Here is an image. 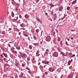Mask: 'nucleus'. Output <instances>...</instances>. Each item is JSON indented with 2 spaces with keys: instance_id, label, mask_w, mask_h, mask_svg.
<instances>
[{
  "instance_id": "1",
  "label": "nucleus",
  "mask_w": 78,
  "mask_h": 78,
  "mask_svg": "<svg viewBox=\"0 0 78 78\" xmlns=\"http://www.w3.org/2000/svg\"><path fill=\"white\" fill-rule=\"evenodd\" d=\"M53 56H54V57H56V58H57L58 56V53L57 52H54L53 53Z\"/></svg>"
},
{
  "instance_id": "2",
  "label": "nucleus",
  "mask_w": 78,
  "mask_h": 78,
  "mask_svg": "<svg viewBox=\"0 0 78 78\" xmlns=\"http://www.w3.org/2000/svg\"><path fill=\"white\" fill-rule=\"evenodd\" d=\"M20 53V55L22 58H25V57L27 56V55L25 53L22 54L21 53Z\"/></svg>"
},
{
  "instance_id": "3",
  "label": "nucleus",
  "mask_w": 78,
  "mask_h": 78,
  "mask_svg": "<svg viewBox=\"0 0 78 78\" xmlns=\"http://www.w3.org/2000/svg\"><path fill=\"white\" fill-rule=\"evenodd\" d=\"M46 41L48 42L50 41V38L49 36H48L46 37Z\"/></svg>"
},
{
  "instance_id": "4",
  "label": "nucleus",
  "mask_w": 78,
  "mask_h": 78,
  "mask_svg": "<svg viewBox=\"0 0 78 78\" xmlns=\"http://www.w3.org/2000/svg\"><path fill=\"white\" fill-rule=\"evenodd\" d=\"M23 74L22 73H21V75L19 76V77H20V78H23Z\"/></svg>"
},
{
  "instance_id": "5",
  "label": "nucleus",
  "mask_w": 78,
  "mask_h": 78,
  "mask_svg": "<svg viewBox=\"0 0 78 78\" xmlns=\"http://www.w3.org/2000/svg\"><path fill=\"white\" fill-rule=\"evenodd\" d=\"M15 50V48H14L12 47L11 48H10V50L12 52L13 51H14V50Z\"/></svg>"
},
{
  "instance_id": "6",
  "label": "nucleus",
  "mask_w": 78,
  "mask_h": 78,
  "mask_svg": "<svg viewBox=\"0 0 78 78\" xmlns=\"http://www.w3.org/2000/svg\"><path fill=\"white\" fill-rule=\"evenodd\" d=\"M6 66H9V65L8 64H5L4 65V68H5V69H6Z\"/></svg>"
},
{
  "instance_id": "7",
  "label": "nucleus",
  "mask_w": 78,
  "mask_h": 78,
  "mask_svg": "<svg viewBox=\"0 0 78 78\" xmlns=\"http://www.w3.org/2000/svg\"><path fill=\"white\" fill-rule=\"evenodd\" d=\"M62 9H63V7L62 6H61L59 9V11H61L62 10Z\"/></svg>"
},
{
  "instance_id": "8",
  "label": "nucleus",
  "mask_w": 78,
  "mask_h": 78,
  "mask_svg": "<svg viewBox=\"0 0 78 78\" xmlns=\"http://www.w3.org/2000/svg\"><path fill=\"white\" fill-rule=\"evenodd\" d=\"M76 2H77L76 0H75L73 1L72 3V4H73V5H74V4H75V3H76Z\"/></svg>"
},
{
  "instance_id": "9",
  "label": "nucleus",
  "mask_w": 78,
  "mask_h": 78,
  "mask_svg": "<svg viewBox=\"0 0 78 78\" xmlns=\"http://www.w3.org/2000/svg\"><path fill=\"white\" fill-rule=\"evenodd\" d=\"M25 18H26V19H28L29 18V16H28V14H27L25 16Z\"/></svg>"
},
{
  "instance_id": "10",
  "label": "nucleus",
  "mask_w": 78,
  "mask_h": 78,
  "mask_svg": "<svg viewBox=\"0 0 78 78\" xmlns=\"http://www.w3.org/2000/svg\"><path fill=\"white\" fill-rule=\"evenodd\" d=\"M11 14H12V17H14V13L12 12L11 13Z\"/></svg>"
},
{
  "instance_id": "11",
  "label": "nucleus",
  "mask_w": 78,
  "mask_h": 78,
  "mask_svg": "<svg viewBox=\"0 0 78 78\" xmlns=\"http://www.w3.org/2000/svg\"><path fill=\"white\" fill-rule=\"evenodd\" d=\"M12 52L13 53H17V51H13Z\"/></svg>"
},
{
  "instance_id": "12",
  "label": "nucleus",
  "mask_w": 78,
  "mask_h": 78,
  "mask_svg": "<svg viewBox=\"0 0 78 78\" xmlns=\"http://www.w3.org/2000/svg\"><path fill=\"white\" fill-rule=\"evenodd\" d=\"M73 77V75H71L69 76L68 77V78H71Z\"/></svg>"
},
{
  "instance_id": "13",
  "label": "nucleus",
  "mask_w": 78,
  "mask_h": 78,
  "mask_svg": "<svg viewBox=\"0 0 78 78\" xmlns=\"http://www.w3.org/2000/svg\"><path fill=\"white\" fill-rule=\"evenodd\" d=\"M12 3L13 5H15L16 4V3L15 2H12Z\"/></svg>"
},
{
  "instance_id": "14",
  "label": "nucleus",
  "mask_w": 78,
  "mask_h": 78,
  "mask_svg": "<svg viewBox=\"0 0 78 78\" xmlns=\"http://www.w3.org/2000/svg\"><path fill=\"white\" fill-rule=\"evenodd\" d=\"M3 54L4 55V56H5V58H7V55H6V54L4 53Z\"/></svg>"
},
{
  "instance_id": "15",
  "label": "nucleus",
  "mask_w": 78,
  "mask_h": 78,
  "mask_svg": "<svg viewBox=\"0 0 78 78\" xmlns=\"http://www.w3.org/2000/svg\"><path fill=\"white\" fill-rule=\"evenodd\" d=\"M49 64V62L48 61H46V63H45V64Z\"/></svg>"
},
{
  "instance_id": "16",
  "label": "nucleus",
  "mask_w": 78,
  "mask_h": 78,
  "mask_svg": "<svg viewBox=\"0 0 78 78\" xmlns=\"http://www.w3.org/2000/svg\"><path fill=\"white\" fill-rule=\"evenodd\" d=\"M71 61H69L68 63V65H70V64H71Z\"/></svg>"
},
{
  "instance_id": "17",
  "label": "nucleus",
  "mask_w": 78,
  "mask_h": 78,
  "mask_svg": "<svg viewBox=\"0 0 78 78\" xmlns=\"http://www.w3.org/2000/svg\"><path fill=\"white\" fill-rule=\"evenodd\" d=\"M46 62V61L44 60V61H43L42 63L43 64H45Z\"/></svg>"
},
{
  "instance_id": "18",
  "label": "nucleus",
  "mask_w": 78,
  "mask_h": 78,
  "mask_svg": "<svg viewBox=\"0 0 78 78\" xmlns=\"http://www.w3.org/2000/svg\"><path fill=\"white\" fill-rule=\"evenodd\" d=\"M51 69H52V68L51 67H50L49 69H48V70L50 71H51Z\"/></svg>"
},
{
  "instance_id": "19",
  "label": "nucleus",
  "mask_w": 78,
  "mask_h": 78,
  "mask_svg": "<svg viewBox=\"0 0 78 78\" xmlns=\"http://www.w3.org/2000/svg\"><path fill=\"white\" fill-rule=\"evenodd\" d=\"M29 48H30V49H32V46H31V45H29Z\"/></svg>"
},
{
  "instance_id": "20",
  "label": "nucleus",
  "mask_w": 78,
  "mask_h": 78,
  "mask_svg": "<svg viewBox=\"0 0 78 78\" xmlns=\"http://www.w3.org/2000/svg\"><path fill=\"white\" fill-rule=\"evenodd\" d=\"M60 44V45H61V46H62V41H61Z\"/></svg>"
},
{
  "instance_id": "21",
  "label": "nucleus",
  "mask_w": 78,
  "mask_h": 78,
  "mask_svg": "<svg viewBox=\"0 0 78 78\" xmlns=\"http://www.w3.org/2000/svg\"><path fill=\"white\" fill-rule=\"evenodd\" d=\"M16 49H17V50H20V46H19L18 47H16Z\"/></svg>"
},
{
  "instance_id": "22",
  "label": "nucleus",
  "mask_w": 78,
  "mask_h": 78,
  "mask_svg": "<svg viewBox=\"0 0 78 78\" xmlns=\"http://www.w3.org/2000/svg\"><path fill=\"white\" fill-rule=\"evenodd\" d=\"M61 53L62 55H63L64 56V53L62 51L61 52Z\"/></svg>"
},
{
  "instance_id": "23",
  "label": "nucleus",
  "mask_w": 78,
  "mask_h": 78,
  "mask_svg": "<svg viewBox=\"0 0 78 78\" xmlns=\"http://www.w3.org/2000/svg\"><path fill=\"white\" fill-rule=\"evenodd\" d=\"M2 34H5V32L3 31L2 32Z\"/></svg>"
},
{
  "instance_id": "24",
  "label": "nucleus",
  "mask_w": 78,
  "mask_h": 78,
  "mask_svg": "<svg viewBox=\"0 0 78 78\" xmlns=\"http://www.w3.org/2000/svg\"><path fill=\"white\" fill-rule=\"evenodd\" d=\"M58 41L59 42V41H60V38H59V37H58Z\"/></svg>"
},
{
  "instance_id": "25",
  "label": "nucleus",
  "mask_w": 78,
  "mask_h": 78,
  "mask_svg": "<svg viewBox=\"0 0 78 78\" xmlns=\"http://www.w3.org/2000/svg\"><path fill=\"white\" fill-rule=\"evenodd\" d=\"M67 10H69V9H70V7H68L67 8Z\"/></svg>"
},
{
  "instance_id": "26",
  "label": "nucleus",
  "mask_w": 78,
  "mask_h": 78,
  "mask_svg": "<svg viewBox=\"0 0 78 78\" xmlns=\"http://www.w3.org/2000/svg\"><path fill=\"white\" fill-rule=\"evenodd\" d=\"M20 5H19V4L18 3H17L16 4V6H19Z\"/></svg>"
},
{
  "instance_id": "27",
  "label": "nucleus",
  "mask_w": 78,
  "mask_h": 78,
  "mask_svg": "<svg viewBox=\"0 0 78 78\" xmlns=\"http://www.w3.org/2000/svg\"><path fill=\"white\" fill-rule=\"evenodd\" d=\"M36 31L37 33H39V30L37 29L36 30Z\"/></svg>"
},
{
  "instance_id": "28",
  "label": "nucleus",
  "mask_w": 78,
  "mask_h": 78,
  "mask_svg": "<svg viewBox=\"0 0 78 78\" xmlns=\"http://www.w3.org/2000/svg\"><path fill=\"white\" fill-rule=\"evenodd\" d=\"M50 6H52V7H54V5H53L52 4H50Z\"/></svg>"
},
{
  "instance_id": "29",
  "label": "nucleus",
  "mask_w": 78,
  "mask_h": 78,
  "mask_svg": "<svg viewBox=\"0 0 78 78\" xmlns=\"http://www.w3.org/2000/svg\"><path fill=\"white\" fill-rule=\"evenodd\" d=\"M75 55L74 54V55H72L71 56V57H72V58H73V57H75Z\"/></svg>"
},
{
  "instance_id": "30",
  "label": "nucleus",
  "mask_w": 78,
  "mask_h": 78,
  "mask_svg": "<svg viewBox=\"0 0 78 78\" xmlns=\"http://www.w3.org/2000/svg\"><path fill=\"white\" fill-rule=\"evenodd\" d=\"M55 69H53L52 70V71H51V72H53V71H55Z\"/></svg>"
},
{
  "instance_id": "31",
  "label": "nucleus",
  "mask_w": 78,
  "mask_h": 78,
  "mask_svg": "<svg viewBox=\"0 0 78 78\" xmlns=\"http://www.w3.org/2000/svg\"><path fill=\"white\" fill-rule=\"evenodd\" d=\"M37 21H38L39 22V21H40V19H39L37 18Z\"/></svg>"
},
{
  "instance_id": "32",
  "label": "nucleus",
  "mask_w": 78,
  "mask_h": 78,
  "mask_svg": "<svg viewBox=\"0 0 78 78\" xmlns=\"http://www.w3.org/2000/svg\"><path fill=\"white\" fill-rule=\"evenodd\" d=\"M26 69H27V70H30V69L28 67L26 68Z\"/></svg>"
},
{
  "instance_id": "33",
  "label": "nucleus",
  "mask_w": 78,
  "mask_h": 78,
  "mask_svg": "<svg viewBox=\"0 0 78 78\" xmlns=\"http://www.w3.org/2000/svg\"><path fill=\"white\" fill-rule=\"evenodd\" d=\"M20 27H23V23H22V24H21L20 25Z\"/></svg>"
},
{
  "instance_id": "34",
  "label": "nucleus",
  "mask_w": 78,
  "mask_h": 78,
  "mask_svg": "<svg viewBox=\"0 0 78 78\" xmlns=\"http://www.w3.org/2000/svg\"><path fill=\"white\" fill-rule=\"evenodd\" d=\"M66 45H68V43H67V42L66 41Z\"/></svg>"
},
{
  "instance_id": "35",
  "label": "nucleus",
  "mask_w": 78,
  "mask_h": 78,
  "mask_svg": "<svg viewBox=\"0 0 78 78\" xmlns=\"http://www.w3.org/2000/svg\"><path fill=\"white\" fill-rule=\"evenodd\" d=\"M33 44L34 45H35V46L37 45V43H33Z\"/></svg>"
},
{
  "instance_id": "36",
  "label": "nucleus",
  "mask_w": 78,
  "mask_h": 78,
  "mask_svg": "<svg viewBox=\"0 0 78 78\" xmlns=\"http://www.w3.org/2000/svg\"><path fill=\"white\" fill-rule=\"evenodd\" d=\"M9 66H8V67H7L6 68L7 70H8V69H9Z\"/></svg>"
},
{
  "instance_id": "37",
  "label": "nucleus",
  "mask_w": 78,
  "mask_h": 78,
  "mask_svg": "<svg viewBox=\"0 0 78 78\" xmlns=\"http://www.w3.org/2000/svg\"><path fill=\"white\" fill-rule=\"evenodd\" d=\"M22 66L23 67H24L25 66V65H24V64H22Z\"/></svg>"
},
{
  "instance_id": "38",
  "label": "nucleus",
  "mask_w": 78,
  "mask_h": 78,
  "mask_svg": "<svg viewBox=\"0 0 78 78\" xmlns=\"http://www.w3.org/2000/svg\"><path fill=\"white\" fill-rule=\"evenodd\" d=\"M22 30H25V29L24 28H21Z\"/></svg>"
},
{
  "instance_id": "39",
  "label": "nucleus",
  "mask_w": 78,
  "mask_h": 78,
  "mask_svg": "<svg viewBox=\"0 0 78 78\" xmlns=\"http://www.w3.org/2000/svg\"><path fill=\"white\" fill-rule=\"evenodd\" d=\"M28 72L29 73H31V71H30V70H29Z\"/></svg>"
},
{
  "instance_id": "40",
  "label": "nucleus",
  "mask_w": 78,
  "mask_h": 78,
  "mask_svg": "<svg viewBox=\"0 0 78 78\" xmlns=\"http://www.w3.org/2000/svg\"><path fill=\"white\" fill-rule=\"evenodd\" d=\"M19 17H20V18H22V16L20 15H19Z\"/></svg>"
},
{
  "instance_id": "41",
  "label": "nucleus",
  "mask_w": 78,
  "mask_h": 78,
  "mask_svg": "<svg viewBox=\"0 0 78 78\" xmlns=\"http://www.w3.org/2000/svg\"><path fill=\"white\" fill-rule=\"evenodd\" d=\"M66 17V15H65L64 16V18H63L62 19H64Z\"/></svg>"
},
{
  "instance_id": "42",
  "label": "nucleus",
  "mask_w": 78,
  "mask_h": 78,
  "mask_svg": "<svg viewBox=\"0 0 78 78\" xmlns=\"http://www.w3.org/2000/svg\"><path fill=\"white\" fill-rule=\"evenodd\" d=\"M9 31H11V30H12V29L10 28H9Z\"/></svg>"
},
{
  "instance_id": "43",
  "label": "nucleus",
  "mask_w": 78,
  "mask_h": 78,
  "mask_svg": "<svg viewBox=\"0 0 78 78\" xmlns=\"http://www.w3.org/2000/svg\"><path fill=\"white\" fill-rule=\"evenodd\" d=\"M39 1V0H37L36 1V3H37Z\"/></svg>"
},
{
  "instance_id": "44",
  "label": "nucleus",
  "mask_w": 78,
  "mask_h": 78,
  "mask_svg": "<svg viewBox=\"0 0 78 78\" xmlns=\"http://www.w3.org/2000/svg\"><path fill=\"white\" fill-rule=\"evenodd\" d=\"M16 10L17 11V10H18V8L17 7H16Z\"/></svg>"
},
{
  "instance_id": "45",
  "label": "nucleus",
  "mask_w": 78,
  "mask_h": 78,
  "mask_svg": "<svg viewBox=\"0 0 78 78\" xmlns=\"http://www.w3.org/2000/svg\"><path fill=\"white\" fill-rule=\"evenodd\" d=\"M34 38L35 39H36V37H34Z\"/></svg>"
},
{
  "instance_id": "46",
  "label": "nucleus",
  "mask_w": 78,
  "mask_h": 78,
  "mask_svg": "<svg viewBox=\"0 0 78 78\" xmlns=\"http://www.w3.org/2000/svg\"><path fill=\"white\" fill-rule=\"evenodd\" d=\"M19 35H20L21 34V32H19Z\"/></svg>"
},
{
  "instance_id": "47",
  "label": "nucleus",
  "mask_w": 78,
  "mask_h": 78,
  "mask_svg": "<svg viewBox=\"0 0 78 78\" xmlns=\"http://www.w3.org/2000/svg\"><path fill=\"white\" fill-rule=\"evenodd\" d=\"M8 45L9 47H11V45L9 44Z\"/></svg>"
},
{
  "instance_id": "48",
  "label": "nucleus",
  "mask_w": 78,
  "mask_h": 78,
  "mask_svg": "<svg viewBox=\"0 0 78 78\" xmlns=\"http://www.w3.org/2000/svg\"><path fill=\"white\" fill-rule=\"evenodd\" d=\"M18 77V76H17V74H16L15 77Z\"/></svg>"
},
{
  "instance_id": "49",
  "label": "nucleus",
  "mask_w": 78,
  "mask_h": 78,
  "mask_svg": "<svg viewBox=\"0 0 78 78\" xmlns=\"http://www.w3.org/2000/svg\"><path fill=\"white\" fill-rule=\"evenodd\" d=\"M45 53L46 55H48V53L47 52H45Z\"/></svg>"
},
{
  "instance_id": "50",
  "label": "nucleus",
  "mask_w": 78,
  "mask_h": 78,
  "mask_svg": "<svg viewBox=\"0 0 78 78\" xmlns=\"http://www.w3.org/2000/svg\"><path fill=\"white\" fill-rule=\"evenodd\" d=\"M57 49L60 52V49H59L58 48Z\"/></svg>"
},
{
  "instance_id": "51",
  "label": "nucleus",
  "mask_w": 78,
  "mask_h": 78,
  "mask_svg": "<svg viewBox=\"0 0 78 78\" xmlns=\"http://www.w3.org/2000/svg\"><path fill=\"white\" fill-rule=\"evenodd\" d=\"M71 39H72V40H73V37H71Z\"/></svg>"
},
{
  "instance_id": "52",
  "label": "nucleus",
  "mask_w": 78,
  "mask_h": 78,
  "mask_svg": "<svg viewBox=\"0 0 78 78\" xmlns=\"http://www.w3.org/2000/svg\"><path fill=\"white\" fill-rule=\"evenodd\" d=\"M45 14H46V16H47V15H48V14L47 13H45Z\"/></svg>"
},
{
  "instance_id": "53",
  "label": "nucleus",
  "mask_w": 78,
  "mask_h": 78,
  "mask_svg": "<svg viewBox=\"0 0 78 78\" xmlns=\"http://www.w3.org/2000/svg\"><path fill=\"white\" fill-rule=\"evenodd\" d=\"M53 34V35H54V34H55V32H54Z\"/></svg>"
},
{
  "instance_id": "54",
  "label": "nucleus",
  "mask_w": 78,
  "mask_h": 78,
  "mask_svg": "<svg viewBox=\"0 0 78 78\" xmlns=\"http://www.w3.org/2000/svg\"><path fill=\"white\" fill-rule=\"evenodd\" d=\"M46 51H49V50H48V49H47V50H46Z\"/></svg>"
},
{
  "instance_id": "55",
  "label": "nucleus",
  "mask_w": 78,
  "mask_h": 78,
  "mask_svg": "<svg viewBox=\"0 0 78 78\" xmlns=\"http://www.w3.org/2000/svg\"><path fill=\"white\" fill-rule=\"evenodd\" d=\"M78 7H76V8H75V9H78Z\"/></svg>"
},
{
  "instance_id": "56",
  "label": "nucleus",
  "mask_w": 78,
  "mask_h": 78,
  "mask_svg": "<svg viewBox=\"0 0 78 78\" xmlns=\"http://www.w3.org/2000/svg\"><path fill=\"white\" fill-rule=\"evenodd\" d=\"M1 56L2 57V58H3V55H1Z\"/></svg>"
},
{
  "instance_id": "57",
  "label": "nucleus",
  "mask_w": 78,
  "mask_h": 78,
  "mask_svg": "<svg viewBox=\"0 0 78 78\" xmlns=\"http://www.w3.org/2000/svg\"><path fill=\"white\" fill-rule=\"evenodd\" d=\"M24 36H26V37H28V35H24Z\"/></svg>"
},
{
  "instance_id": "58",
  "label": "nucleus",
  "mask_w": 78,
  "mask_h": 78,
  "mask_svg": "<svg viewBox=\"0 0 78 78\" xmlns=\"http://www.w3.org/2000/svg\"><path fill=\"white\" fill-rule=\"evenodd\" d=\"M16 19H17V20H18V16H17Z\"/></svg>"
},
{
  "instance_id": "59",
  "label": "nucleus",
  "mask_w": 78,
  "mask_h": 78,
  "mask_svg": "<svg viewBox=\"0 0 78 78\" xmlns=\"http://www.w3.org/2000/svg\"><path fill=\"white\" fill-rule=\"evenodd\" d=\"M73 61V60L72 59L71 60V62H72Z\"/></svg>"
},
{
  "instance_id": "60",
  "label": "nucleus",
  "mask_w": 78,
  "mask_h": 78,
  "mask_svg": "<svg viewBox=\"0 0 78 78\" xmlns=\"http://www.w3.org/2000/svg\"><path fill=\"white\" fill-rule=\"evenodd\" d=\"M51 14H53V12H51Z\"/></svg>"
},
{
  "instance_id": "61",
  "label": "nucleus",
  "mask_w": 78,
  "mask_h": 78,
  "mask_svg": "<svg viewBox=\"0 0 78 78\" xmlns=\"http://www.w3.org/2000/svg\"><path fill=\"white\" fill-rule=\"evenodd\" d=\"M37 78H40V77H39V76H38Z\"/></svg>"
},
{
  "instance_id": "62",
  "label": "nucleus",
  "mask_w": 78,
  "mask_h": 78,
  "mask_svg": "<svg viewBox=\"0 0 78 78\" xmlns=\"http://www.w3.org/2000/svg\"><path fill=\"white\" fill-rule=\"evenodd\" d=\"M73 31H74L73 30H72L71 31V32H73Z\"/></svg>"
},
{
  "instance_id": "63",
  "label": "nucleus",
  "mask_w": 78,
  "mask_h": 78,
  "mask_svg": "<svg viewBox=\"0 0 78 78\" xmlns=\"http://www.w3.org/2000/svg\"><path fill=\"white\" fill-rule=\"evenodd\" d=\"M40 63H38V65H39H39H40Z\"/></svg>"
},
{
  "instance_id": "64",
  "label": "nucleus",
  "mask_w": 78,
  "mask_h": 78,
  "mask_svg": "<svg viewBox=\"0 0 78 78\" xmlns=\"http://www.w3.org/2000/svg\"><path fill=\"white\" fill-rule=\"evenodd\" d=\"M11 78H14V77L12 76L11 77Z\"/></svg>"
}]
</instances>
